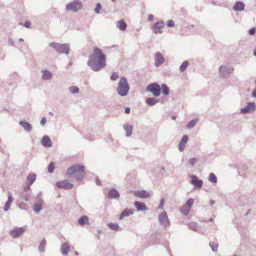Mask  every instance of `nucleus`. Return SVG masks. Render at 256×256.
<instances>
[{
    "label": "nucleus",
    "instance_id": "0e129e2a",
    "mask_svg": "<svg viewBox=\"0 0 256 256\" xmlns=\"http://www.w3.org/2000/svg\"><path fill=\"white\" fill-rule=\"evenodd\" d=\"M182 64H189V62L188 60H185L182 63Z\"/></svg>",
    "mask_w": 256,
    "mask_h": 256
},
{
    "label": "nucleus",
    "instance_id": "72a5a7b5",
    "mask_svg": "<svg viewBox=\"0 0 256 256\" xmlns=\"http://www.w3.org/2000/svg\"><path fill=\"white\" fill-rule=\"evenodd\" d=\"M194 204V200L192 198H189L186 204L184 206H188V208H190V210H191V208L192 206Z\"/></svg>",
    "mask_w": 256,
    "mask_h": 256
},
{
    "label": "nucleus",
    "instance_id": "f257e3e1",
    "mask_svg": "<svg viewBox=\"0 0 256 256\" xmlns=\"http://www.w3.org/2000/svg\"><path fill=\"white\" fill-rule=\"evenodd\" d=\"M88 64H106V56L100 49L95 48Z\"/></svg>",
    "mask_w": 256,
    "mask_h": 256
},
{
    "label": "nucleus",
    "instance_id": "de8ad7c7",
    "mask_svg": "<svg viewBox=\"0 0 256 256\" xmlns=\"http://www.w3.org/2000/svg\"><path fill=\"white\" fill-rule=\"evenodd\" d=\"M196 162V159L194 158H190L189 160V164L192 167L194 166Z\"/></svg>",
    "mask_w": 256,
    "mask_h": 256
},
{
    "label": "nucleus",
    "instance_id": "c03bdc74",
    "mask_svg": "<svg viewBox=\"0 0 256 256\" xmlns=\"http://www.w3.org/2000/svg\"><path fill=\"white\" fill-rule=\"evenodd\" d=\"M118 78H119V76L118 74L113 73L112 76L110 77V80H112L114 81V80H118Z\"/></svg>",
    "mask_w": 256,
    "mask_h": 256
},
{
    "label": "nucleus",
    "instance_id": "aec40b11",
    "mask_svg": "<svg viewBox=\"0 0 256 256\" xmlns=\"http://www.w3.org/2000/svg\"><path fill=\"white\" fill-rule=\"evenodd\" d=\"M170 88L166 84H161V93L165 96H168L170 94Z\"/></svg>",
    "mask_w": 256,
    "mask_h": 256
},
{
    "label": "nucleus",
    "instance_id": "4468645a",
    "mask_svg": "<svg viewBox=\"0 0 256 256\" xmlns=\"http://www.w3.org/2000/svg\"><path fill=\"white\" fill-rule=\"evenodd\" d=\"M245 5L242 2H236L233 9L235 12H242L244 10Z\"/></svg>",
    "mask_w": 256,
    "mask_h": 256
},
{
    "label": "nucleus",
    "instance_id": "dca6fc26",
    "mask_svg": "<svg viewBox=\"0 0 256 256\" xmlns=\"http://www.w3.org/2000/svg\"><path fill=\"white\" fill-rule=\"evenodd\" d=\"M134 206L136 209L138 210V211L146 210H148L146 204L142 202H135Z\"/></svg>",
    "mask_w": 256,
    "mask_h": 256
},
{
    "label": "nucleus",
    "instance_id": "603ef678",
    "mask_svg": "<svg viewBox=\"0 0 256 256\" xmlns=\"http://www.w3.org/2000/svg\"><path fill=\"white\" fill-rule=\"evenodd\" d=\"M24 26L26 28H30L31 26V23L30 21H26L24 24Z\"/></svg>",
    "mask_w": 256,
    "mask_h": 256
},
{
    "label": "nucleus",
    "instance_id": "b1692460",
    "mask_svg": "<svg viewBox=\"0 0 256 256\" xmlns=\"http://www.w3.org/2000/svg\"><path fill=\"white\" fill-rule=\"evenodd\" d=\"M70 250V247L66 244L62 246V252L63 254L66 255Z\"/></svg>",
    "mask_w": 256,
    "mask_h": 256
},
{
    "label": "nucleus",
    "instance_id": "6e6d98bb",
    "mask_svg": "<svg viewBox=\"0 0 256 256\" xmlns=\"http://www.w3.org/2000/svg\"><path fill=\"white\" fill-rule=\"evenodd\" d=\"M46 118H42V119L41 120V124L44 126L46 124Z\"/></svg>",
    "mask_w": 256,
    "mask_h": 256
},
{
    "label": "nucleus",
    "instance_id": "09e8293b",
    "mask_svg": "<svg viewBox=\"0 0 256 256\" xmlns=\"http://www.w3.org/2000/svg\"><path fill=\"white\" fill-rule=\"evenodd\" d=\"M210 246L211 247V248H212V249L213 252H216V251L217 248H218V246L217 245H214V243H212V244L210 243Z\"/></svg>",
    "mask_w": 256,
    "mask_h": 256
},
{
    "label": "nucleus",
    "instance_id": "0eeeda50",
    "mask_svg": "<svg viewBox=\"0 0 256 256\" xmlns=\"http://www.w3.org/2000/svg\"><path fill=\"white\" fill-rule=\"evenodd\" d=\"M256 110V104L254 102H248L247 106L240 110V112L242 114H248L253 113Z\"/></svg>",
    "mask_w": 256,
    "mask_h": 256
},
{
    "label": "nucleus",
    "instance_id": "4be33fe9",
    "mask_svg": "<svg viewBox=\"0 0 256 256\" xmlns=\"http://www.w3.org/2000/svg\"><path fill=\"white\" fill-rule=\"evenodd\" d=\"M120 194L118 192L115 190H111L108 194V198H115L119 197Z\"/></svg>",
    "mask_w": 256,
    "mask_h": 256
},
{
    "label": "nucleus",
    "instance_id": "a211bd4d",
    "mask_svg": "<svg viewBox=\"0 0 256 256\" xmlns=\"http://www.w3.org/2000/svg\"><path fill=\"white\" fill-rule=\"evenodd\" d=\"M8 200L4 208V210L6 212L10 208V206L12 204V202H13V198H12V194L10 192L8 194Z\"/></svg>",
    "mask_w": 256,
    "mask_h": 256
},
{
    "label": "nucleus",
    "instance_id": "13d9d810",
    "mask_svg": "<svg viewBox=\"0 0 256 256\" xmlns=\"http://www.w3.org/2000/svg\"><path fill=\"white\" fill-rule=\"evenodd\" d=\"M125 112L126 114H128L130 112V108H126L125 110Z\"/></svg>",
    "mask_w": 256,
    "mask_h": 256
},
{
    "label": "nucleus",
    "instance_id": "e2e57ef3",
    "mask_svg": "<svg viewBox=\"0 0 256 256\" xmlns=\"http://www.w3.org/2000/svg\"><path fill=\"white\" fill-rule=\"evenodd\" d=\"M160 204H161V209H162V206H163V204H164V200L163 199L161 200Z\"/></svg>",
    "mask_w": 256,
    "mask_h": 256
},
{
    "label": "nucleus",
    "instance_id": "6ab92c4d",
    "mask_svg": "<svg viewBox=\"0 0 256 256\" xmlns=\"http://www.w3.org/2000/svg\"><path fill=\"white\" fill-rule=\"evenodd\" d=\"M117 27L122 31H125L126 30L127 24L124 20L118 21Z\"/></svg>",
    "mask_w": 256,
    "mask_h": 256
},
{
    "label": "nucleus",
    "instance_id": "5701e85b",
    "mask_svg": "<svg viewBox=\"0 0 256 256\" xmlns=\"http://www.w3.org/2000/svg\"><path fill=\"white\" fill-rule=\"evenodd\" d=\"M199 119L196 118L192 120L187 125V128L190 129L193 128L198 122Z\"/></svg>",
    "mask_w": 256,
    "mask_h": 256
},
{
    "label": "nucleus",
    "instance_id": "f704fd0d",
    "mask_svg": "<svg viewBox=\"0 0 256 256\" xmlns=\"http://www.w3.org/2000/svg\"><path fill=\"white\" fill-rule=\"evenodd\" d=\"M108 226L110 229L114 230H118L119 228V226L116 224L110 223L108 224Z\"/></svg>",
    "mask_w": 256,
    "mask_h": 256
},
{
    "label": "nucleus",
    "instance_id": "79ce46f5",
    "mask_svg": "<svg viewBox=\"0 0 256 256\" xmlns=\"http://www.w3.org/2000/svg\"><path fill=\"white\" fill-rule=\"evenodd\" d=\"M186 144L182 143V142L180 143L178 149L180 152H182L184 150Z\"/></svg>",
    "mask_w": 256,
    "mask_h": 256
},
{
    "label": "nucleus",
    "instance_id": "4c0bfd02",
    "mask_svg": "<svg viewBox=\"0 0 256 256\" xmlns=\"http://www.w3.org/2000/svg\"><path fill=\"white\" fill-rule=\"evenodd\" d=\"M42 208V204H38L34 206V210L38 213L40 212Z\"/></svg>",
    "mask_w": 256,
    "mask_h": 256
},
{
    "label": "nucleus",
    "instance_id": "774afa93",
    "mask_svg": "<svg viewBox=\"0 0 256 256\" xmlns=\"http://www.w3.org/2000/svg\"><path fill=\"white\" fill-rule=\"evenodd\" d=\"M254 56L256 57V49L254 51Z\"/></svg>",
    "mask_w": 256,
    "mask_h": 256
},
{
    "label": "nucleus",
    "instance_id": "a878e982",
    "mask_svg": "<svg viewBox=\"0 0 256 256\" xmlns=\"http://www.w3.org/2000/svg\"><path fill=\"white\" fill-rule=\"evenodd\" d=\"M78 223L80 225L83 226L85 224H88V218L86 216H84L78 220Z\"/></svg>",
    "mask_w": 256,
    "mask_h": 256
},
{
    "label": "nucleus",
    "instance_id": "7c9ffc66",
    "mask_svg": "<svg viewBox=\"0 0 256 256\" xmlns=\"http://www.w3.org/2000/svg\"><path fill=\"white\" fill-rule=\"evenodd\" d=\"M30 185L31 186L36 180V176L35 174H30L28 177Z\"/></svg>",
    "mask_w": 256,
    "mask_h": 256
},
{
    "label": "nucleus",
    "instance_id": "a18cd8bd",
    "mask_svg": "<svg viewBox=\"0 0 256 256\" xmlns=\"http://www.w3.org/2000/svg\"><path fill=\"white\" fill-rule=\"evenodd\" d=\"M167 26L169 28H172L174 26V22L172 20H169L167 22Z\"/></svg>",
    "mask_w": 256,
    "mask_h": 256
},
{
    "label": "nucleus",
    "instance_id": "412c9836",
    "mask_svg": "<svg viewBox=\"0 0 256 256\" xmlns=\"http://www.w3.org/2000/svg\"><path fill=\"white\" fill-rule=\"evenodd\" d=\"M20 124L21 126H22L24 128L28 131V132H30L32 130V126L27 122H20Z\"/></svg>",
    "mask_w": 256,
    "mask_h": 256
},
{
    "label": "nucleus",
    "instance_id": "c9c22d12",
    "mask_svg": "<svg viewBox=\"0 0 256 256\" xmlns=\"http://www.w3.org/2000/svg\"><path fill=\"white\" fill-rule=\"evenodd\" d=\"M125 130L126 132L127 136H130L132 135V126H128L125 128Z\"/></svg>",
    "mask_w": 256,
    "mask_h": 256
},
{
    "label": "nucleus",
    "instance_id": "c85d7f7f",
    "mask_svg": "<svg viewBox=\"0 0 256 256\" xmlns=\"http://www.w3.org/2000/svg\"><path fill=\"white\" fill-rule=\"evenodd\" d=\"M189 228L194 231V232H198V228L197 226V224L196 222H190L188 225Z\"/></svg>",
    "mask_w": 256,
    "mask_h": 256
},
{
    "label": "nucleus",
    "instance_id": "cd10ccee",
    "mask_svg": "<svg viewBox=\"0 0 256 256\" xmlns=\"http://www.w3.org/2000/svg\"><path fill=\"white\" fill-rule=\"evenodd\" d=\"M52 78V74L48 71H44L43 74V79L46 80H49L51 79Z\"/></svg>",
    "mask_w": 256,
    "mask_h": 256
},
{
    "label": "nucleus",
    "instance_id": "ea45409f",
    "mask_svg": "<svg viewBox=\"0 0 256 256\" xmlns=\"http://www.w3.org/2000/svg\"><path fill=\"white\" fill-rule=\"evenodd\" d=\"M70 90L71 92L74 94H77L79 92V89L76 86H72L70 88Z\"/></svg>",
    "mask_w": 256,
    "mask_h": 256
},
{
    "label": "nucleus",
    "instance_id": "9b49d317",
    "mask_svg": "<svg viewBox=\"0 0 256 256\" xmlns=\"http://www.w3.org/2000/svg\"><path fill=\"white\" fill-rule=\"evenodd\" d=\"M192 181L191 184L197 187L198 188H201L203 184V181L202 180H200L196 176H192Z\"/></svg>",
    "mask_w": 256,
    "mask_h": 256
},
{
    "label": "nucleus",
    "instance_id": "bf43d9fd",
    "mask_svg": "<svg viewBox=\"0 0 256 256\" xmlns=\"http://www.w3.org/2000/svg\"><path fill=\"white\" fill-rule=\"evenodd\" d=\"M216 202L214 200H211L210 202V204L212 206L214 204H215Z\"/></svg>",
    "mask_w": 256,
    "mask_h": 256
},
{
    "label": "nucleus",
    "instance_id": "3c124183",
    "mask_svg": "<svg viewBox=\"0 0 256 256\" xmlns=\"http://www.w3.org/2000/svg\"><path fill=\"white\" fill-rule=\"evenodd\" d=\"M188 65H181L180 67V70L181 72H183L188 68Z\"/></svg>",
    "mask_w": 256,
    "mask_h": 256
},
{
    "label": "nucleus",
    "instance_id": "e433bc0d",
    "mask_svg": "<svg viewBox=\"0 0 256 256\" xmlns=\"http://www.w3.org/2000/svg\"><path fill=\"white\" fill-rule=\"evenodd\" d=\"M54 163L53 162H52L49 166H48V172L50 173H52L54 171V168H55V166H54Z\"/></svg>",
    "mask_w": 256,
    "mask_h": 256
},
{
    "label": "nucleus",
    "instance_id": "052dcab7",
    "mask_svg": "<svg viewBox=\"0 0 256 256\" xmlns=\"http://www.w3.org/2000/svg\"><path fill=\"white\" fill-rule=\"evenodd\" d=\"M164 62V58L161 55V64H162Z\"/></svg>",
    "mask_w": 256,
    "mask_h": 256
},
{
    "label": "nucleus",
    "instance_id": "7ed1b4c3",
    "mask_svg": "<svg viewBox=\"0 0 256 256\" xmlns=\"http://www.w3.org/2000/svg\"><path fill=\"white\" fill-rule=\"evenodd\" d=\"M49 46L60 54L68 55L70 54V46L69 44H60L53 42L50 43Z\"/></svg>",
    "mask_w": 256,
    "mask_h": 256
},
{
    "label": "nucleus",
    "instance_id": "6e6552de",
    "mask_svg": "<svg viewBox=\"0 0 256 256\" xmlns=\"http://www.w3.org/2000/svg\"><path fill=\"white\" fill-rule=\"evenodd\" d=\"M146 91L150 92L156 96H158L160 94V86L157 84H150L146 88Z\"/></svg>",
    "mask_w": 256,
    "mask_h": 256
},
{
    "label": "nucleus",
    "instance_id": "1a4fd4ad",
    "mask_svg": "<svg viewBox=\"0 0 256 256\" xmlns=\"http://www.w3.org/2000/svg\"><path fill=\"white\" fill-rule=\"evenodd\" d=\"M56 186L58 188L66 190L72 189L74 186L73 184L69 182L68 180H63L58 182L56 184Z\"/></svg>",
    "mask_w": 256,
    "mask_h": 256
},
{
    "label": "nucleus",
    "instance_id": "680f3d73",
    "mask_svg": "<svg viewBox=\"0 0 256 256\" xmlns=\"http://www.w3.org/2000/svg\"><path fill=\"white\" fill-rule=\"evenodd\" d=\"M252 96L254 98H256V90L253 92L252 93Z\"/></svg>",
    "mask_w": 256,
    "mask_h": 256
},
{
    "label": "nucleus",
    "instance_id": "4d7b16f0",
    "mask_svg": "<svg viewBox=\"0 0 256 256\" xmlns=\"http://www.w3.org/2000/svg\"><path fill=\"white\" fill-rule=\"evenodd\" d=\"M153 20H154V16L152 14H150L148 16V21L152 22Z\"/></svg>",
    "mask_w": 256,
    "mask_h": 256
},
{
    "label": "nucleus",
    "instance_id": "8fccbe9b",
    "mask_svg": "<svg viewBox=\"0 0 256 256\" xmlns=\"http://www.w3.org/2000/svg\"><path fill=\"white\" fill-rule=\"evenodd\" d=\"M256 32V28H251L249 30V34L250 36H254Z\"/></svg>",
    "mask_w": 256,
    "mask_h": 256
},
{
    "label": "nucleus",
    "instance_id": "bb28decb",
    "mask_svg": "<svg viewBox=\"0 0 256 256\" xmlns=\"http://www.w3.org/2000/svg\"><path fill=\"white\" fill-rule=\"evenodd\" d=\"M190 211V208L188 206H182L180 208L181 212L184 216H188Z\"/></svg>",
    "mask_w": 256,
    "mask_h": 256
},
{
    "label": "nucleus",
    "instance_id": "2f4dec72",
    "mask_svg": "<svg viewBox=\"0 0 256 256\" xmlns=\"http://www.w3.org/2000/svg\"><path fill=\"white\" fill-rule=\"evenodd\" d=\"M146 102L148 104L151 106L154 105L158 102L155 98H148Z\"/></svg>",
    "mask_w": 256,
    "mask_h": 256
},
{
    "label": "nucleus",
    "instance_id": "393cba45",
    "mask_svg": "<svg viewBox=\"0 0 256 256\" xmlns=\"http://www.w3.org/2000/svg\"><path fill=\"white\" fill-rule=\"evenodd\" d=\"M152 30L155 34L160 33V22H157L152 27Z\"/></svg>",
    "mask_w": 256,
    "mask_h": 256
},
{
    "label": "nucleus",
    "instance_id": "338daca9",
    "mask_svg": "<svg viewBox=\"0 0 256 256\" xmlns=\"http://www.w3.org/2000/svg\"><path fill=\"white\" fill-rule=\"evenodd\" d=\"M213 221H214L213 218H210V219L209 220V221H208V222H212Z\"/></svg>",
    "mask_w": 256,
    "mask_h": 256
},
{
    "label": "nucleus",
    "instance_id": "20e7f679",
    "mask_svg": "<svg viewBox=\"0 0 256 256\" xmlns=\"http://www.w3.org/2000/svg\"><path fill=\"white\" fill-rule=\"evenodd\" d=\"M84 5L82 1L76 0L68 4L66 6V10L69 12H78L83 8Z\"/></svg>",
    "mask_w": 256,
    "mask_h": 256
},
{
    "label": "nucleus",
    "instance_id": "ddd939ff",
    "mask_svg": "<svg viewBox=\"0 0 256 256\" xmlns=\"http://www.w3.org/2000/svg\"><path fill=\"white\" fill-rule=\"evenodd\" d=\"M24 231L25 230L23 228H16L11 232V236L14 238H18L22 236Z\"/></svg>",
    "mask_w": 256,
    "mask_h": 256
},
{
    "label": "nucleus",
    "instance_id": "864d4df0",
    "mask_svg": "<svg viewBox=\"0 0 256 256\" xmlns=\"http://www.w3.org/2000/svg\"><path fill=\"white\" fill-rule=\"evenodd\" d=\"M8 42L10 45L14 46V42L12 39L11 38H9L8 40Z\"/></svg>",
    "mask_w": 256,
    "mask_h": 256
},
{
    "label": "nucleus",
    "instance_id": "5fc2aeb1",
    "mask_svg": "<svg viewBox=\"0 0 256 256\" xmlns=\"http://www.w3.org/2000/svg\"><path fill=\"white\" fill-rule=\"evenodd\" d=\"M168 101V99L166 98H161V104H164Z\"/></svg>",
    "mask_w": 256,
    "mask_h": 256
},
{
    "label": "nucleus",
    "instance_id": "f3484780",
    "mask_svg": "<svg viewBox=\"0 0 256 256\" xmlns=\"http://www.w3.org/2000/svg\"><path fill=\"white\" fill-rule=\"evenodd\" d=\"M133 214L134 212L132 210L126 209L122 213L120 219V220H122L124 217L132 215Z\"/></svg>",
    "mask_w": 256,
    "mask_h": 256
},
{
    "label": "nucleus",
    "instance_id": "2eb2a0df",
    "mask_svg": "<svg viewBox=\"0 0 256 256\" xmlns=\"http://www.w3.org/2000/svg\"><path fill=\"white\" fill-rule=\"evenodd\" d=\"M42 145L45 147L50 148L52 146V142L50 138L48 136H45L44 137L42 140Z\"/></svg>",
    "mask_w": 256,
    "mask_h": 256
},
{
    "label": "nucleus",
    "instance_id": "9d476101",
    "mask_svg": "<svg viewBox=\"0 0 256 256\" xmlns=\"http://www.w3.org/2000/svg\"><path fill=\"white\" fill-rule=\"evenodd\" d=\"M161 225L165 228H168L170 226V223L166 212L161 213Z\"/></svg>",
    "mask_w": 256,
    "mask_h": 256
},
{
    "label": "nucleus",
    "instance_id": "423d86ee",
    "mask_svg": "<svg viewBox=\"0 0 256 256\" xmlns=\"http://www.w3.org/2000/svg\"><path fill=\"white\" fill-rule=\"evenodd\" d=\"M234 70V68L232 66L228 65H222L219 68L220 74V76L223 78L229 77Z\"/></svg>",
    "mask_w": 256,
    "mask_h": 256
},
{
    "label": "nucleus",
    "instance_id": "39448f33",
    "mask_svg": "<svg viewBox=\"0 0 256 256\" xmlns=\"http://www.w3.org/2000/svg\"><path fill=\"white\" fill-rule=\"evenodd\" d=\"M129 90L130 87L127 80L126 78H122L118 88V94L122 96H126Z\"/></svg>",
    "mask_w": 256,
    "mask_h": 256
},
{
    "label": "nucleus",
    "instance_id": "f8f14e48",
    "mask_svg": "<svg viewBox=\"0 0 256 256\" xmlns=\"http://www.w3.org/2000/svg\"><path fill=\"white\" fill-rule=\"evenodd\" d=\"M134 194L135 196L141 198H147L150 196V194L145 190L136 191Z\"/></svg>",
    "mask_w": 256,
    "mask_h": 256
},
{
    "label": "nucleus",
    "instance_id": "49530a36",
    "mask_svg": "<svg viewBox=\"0 0 256 256\" xmlns=\"http://www.w3.org/2000/svg\"><path fill=\"white\" fill-rule=\"evenodd\" d=\"M188 136H186V135H185L184 136H182V140H181V142L182 143H184V144H186V142H188Z\"/></svg>",
    "mask_w": 256,
    "mask_h": 256
},
{
    "label": "nucleus",
    "instance_id": "c756f323",
    "mask_svg": "<svg viewBox=\"0 0 256 256\" xmlns=\"http://www.w3.org/2000/svg\"><path fill=\"white\" fill-rule=\"evenodd\" d=\"M209 180L213 184H216L218 182V178L214 174L211 173L210 174Z\"/></svg>",
    "mask_w": 256,
    "mask_h": 256
},
{
    "label": "nucleus",
    "instance_id": "69168bd1",
    "mask_svg": "<svg viewBox=\"0 0 256 256\" xmlns=\"http://www.w3.org/2000/svg\"><path fill=\"white\" fill-rule=\"evenodd\" d=\"M19 41L20 42H23L24 41V39L20 38Z\"/></svg>",
    "mask_w": 256,
    "mask_h": 256
},
{
    "label": "nucleus",
    "instance_id": "37998d69",
    "mask_svg": "<svg viewBox=\"0 0 256 256\" xmlns=\"http://www.w3.org/2000/svg\"><path fill=\"white\" fill-rule=\"evenodd\" d=\"M46 242L45 240H43L42 241L40 246V250L41 251H42L44 249V246H46Z\"/></svg>",
    "mask_w": 256,
    "mask_h": 256
},
{
    "label": "nucleus",
    "instance_id": "58836bf2",
    "mask_svg": "<svg viewBox=\"0 0 256 256\" xmlns=\"http://www.w3.org/2000/svg\"><path fill=\"white\" fill-rule=\"evenodd\" d=\"M102 9V6L100 4L98 3L96 6V8L94 10V12L96 14H99L100 13V10Z\"/></svg>",
    "mask_w": 256,
    "mask_h": 256
},
{
    "label": "nucleus",
    "instance_id": "473e14b6",
    "mask_svg": "<svg viewBox=\"0 0 256 256\" xmlns=\"http://www.w3.org/2000/svg\"><path fill=\"white\" fill-rule=\"evenodd\" d=\"M105 65H92V69L97 72L104 68Z\"/></svg>",
    "mask_w": 256,
    "mask_h": 256
},
{
    "label": "nucleus",
    "instance_id": "f03ea898",
    "mask_svg": "<svg viewBox=\"0 0 256 256\" xmlns=\"http://www.w3.org/2000/svg\"><path fill=\"white\" fill-rule=\"evenodd\" d=\"M66 175L68 177L74 176L78 180H82L85 175L84 168L83 166L75 164L68 168Z\"/></svg>",
    "mask_w": 256,
    "mask_h": 256
},
{
    "label": "nucleus",
    "instance_id": "a19ab883",
    "mask_svg": "<svg viewBox=\"0 0 256 256\" xmlns=\"http://www.w3.org/2000/svg\"><path fill=\"white\" fill-rule=\"evenodd\" d=\"M155 64H160V52H158L156 55Z\"/></svg>",
    "mask_w": 256,
    "mask_h": 256
}]
</instances>
